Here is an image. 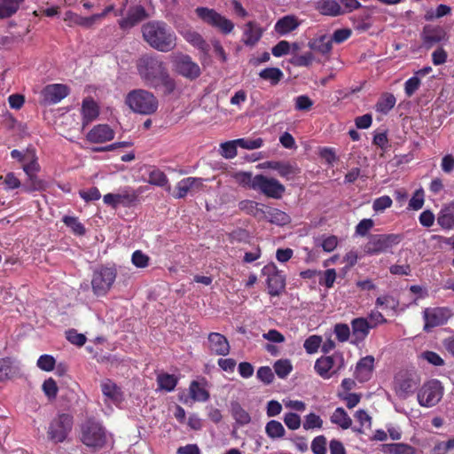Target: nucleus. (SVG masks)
Returning a JSON list of instances; mask_svg holds the SVG:
<instances>
[{
    "label": "nucleus",
    "instance_id": "f257e3e1",
    "mask_svg": "<svg viewBox=\"0 0 454 454\" xmlns=\"http://www.w3.org/2000/svg\"><path fill=\"white\" fill-rule=\"evenodd\" d=\"M141 32L145 42L159 51L168 52L176 46V35L164 21H148L142 26Z\"/></svg>",
    "mask_w": 454,
    "mask_h": 454
},
{
    "label": "nucleus",
    "instance_id": "f03ea898",
    "mask_svg": "<svg viewBox=\"0 0 454 454\" xmlns=\"http://www.w3.org/2000/svg\"><path fill=\"white\" fill-rule=\"evenodd\" d=\"M137 68L141 79L150 87L159 86V77L167 70L159 57L145 54L137 61Z\"/></svg>",
    "mask_w": 454,
    "mask_h": 454
},
{
    "label": "nucleus",
    "instance_id": "7ed1b4c3",
    "mask_svg": "<svg viewBox=\"0 0 454 454\" xmlns=\"http://www.w3.org/2000/svg\"><path fill=\"white\" fill-rule=\"evenodd\" d=\"M125 104L134 113L145 115L154 114L159 106L158 99L153 93L143 89L130 90L125 98Z\"/></svg>",
    "mask_w": 454,
    "mask_h": 454
},
{
    "label": "nucleus",
    "instance_id": "20e7f679",
    "mask_svg": "<svg viewBox=\"0 0 454 454\" xmlns=\"http://www.w3.org/2000/svg\"><path fill=\"white\" fill-rule=\"evenodd\" d=\"M81 441L95 450L101 449L106 442V430L98 421L88 419L81 425Z\"/></svg>",
    "mask_w": 454,
    "mask_h": 454
},
{
    "label": "nucleus",
    "instance_id": "39448f33",
    "mask_svg": "<svg viewBox=\"0 0 454 454\" xmlns=\"http://www.w3.org/2000/svg\"><path fill=\"white\" fill-rule=\"evenodd\" d=\"M403 240L402 234H372L364 246V253L368 255H378L389 252Z\"/></svg>",
    "mask_w": 454,
    "mask_h": 454
},
{
    "label": "nucleus",
    "instance_id": "423d86ee",
    "mask_svg": "<svg viewBox=\"0 0 454 454\" xmlns=\"http://www.w3.org/2000/svg\"><path fill=\"white\" fill-rule=\"evenodd\" d=\"M74 419L71 414L59 413L50 423L48 439L54 443L63 442L72 430Z\"/></svg>",
    "mask_w": 454,
    "mask_h": 454
},
{
    "label": "nucleus",
    "instance_id": "0eeeda50",
    "mask_svg": "<svg viewBox=\"0 0 454 454\" xmlns=\"http://www.w3.org/2000/svg\"><path fill=\"white\" fill-rule=\"evenodd\" d=\"M420 377L415 371H398L395 375L394 387L396 395L406 399L420 384Z\"/></svg>",
    "mask_w": 454,
    "mask_h": 454
},
{
    "label": "nucleus",
    "instance_id": "6e6552de",
    "mask_svg": "<svg viewBox=\"0 0 454 454\" xmlns=\"http://www.w3.org/2000/svg\"><path fill=\"white\" fill-rule=\"evenodd\" d=\"M117 277L114 267H100L95 270L91 279V287L94 294L104 296L111 289Z\"/></svg>",
    "mask_w": 454,
    "mask_h": 454
},
{
    "label": "nucleus",
    "instance_id": "1a4fd4ad",
    "mask_svg": "<svg viewBox=\"0 0 454 454\" xmlns=\"http://www.w3.org/2000/svg\"><path fill=\"white\" fill-rule=\"evenodd\" d=\"M252 189L276 200L281 199L286 192L285 186L278 180L262 174L254 176Z\"/></svg>",
    "mask_w": 454,
    "mask_h": 454
},
{
    "label": "nucleus",
    "instance_id": "9d476101",
    "mask_svg": "<svg viewBox=\"0 0 454 454\" xmlns=\"http://www.w3.org/2000/svg\"><path fill=\"white\" fill-rule=\"evenodd\" d=\"M262 275L266 277L268 292L270 296H279L286 288V275L273 262L262 269Z\"/></svg>",
    "mask_w": 454,
    "mask_h": 454
},
{
    "label": "nucleus",
    "instance_id": "9b49d317",
    "mask_svg": "<svg viewBox=\"0 0 454 454\" xmlns=\"http://www.w3.org/2000/svg\"><path fill=\"white\" fill-rule=\"evenodd\" d=\"M196 13L205 23L217 28L224 35L230 34L234 28V24L231 20L221 15L214 9L198 7Z\"/></svg>",
    "mask_w": 454,
    "mask_h": 454
},
{
    "label": "nucleus",
    "instance_id": "f8f14e48",
    "mask_svg": "<svg viewBox=\"0 0 454 454\" xmlns=\"http://www.w3.org/2000/svg\"><path fill=\"white\" fill-rule=\"evenodd\" d=\"M442 391L438 380H431L423 385L418 392V401L421 406H434L442 399Z\"/></svg>",
    "mask_w": 454,
    "mask_h": 454
},
{
    "label": "nucleus",
    "instance_id": "ddd939ff",
    "mask_svg": "<svg viewBox=\"0 0 454 454\" xmlns=\"http://www.w3.org/2000/svg\"><path fill=\"white\" fill-rule=\"evenodd\" d=\"M173 63L176 72L191 81L197 79L201 74L200 67L189 55L180 54L175 58Z\"/></svg>",
    "mask_w": 454,
    "mask_h": 454
},
{
    "label": "nucleus",
    "instance_id": "4468645a",
    "mask_svg": "<svg viewBox=\"0 0 454 454\" xmlns=\"http://www.w3.org/2000/svg\"><path fill=\"white\" fill-rule=\"evenodd\" d=\"M450 310L448 308H427L423 311L425 321L424 330L429 332L432 328L443 325L450 317Z\"/></svg>",
    "mask_w": 454,
    "mask_h": 454
},
{
    "label": "nucleus",
    "instance_id": "2eb2a0df",
    "mask_svg": "<svg viewBox=\"0 0 454 454\" xmlns=\"http://www.w3.org/2000/svg\"><path fill=\"white\" fill-rule=\"evenodd\" d=\"M69 94V88L61 83L47 85L42 90L41 104L43 106L55 105Z\"/></svg>",
    "mask_w": 454,
    "mask_h": 454
},
{
    "label": "nucleus",
    "instance_id": "dca6fc26",
    "mask_svg": "<svg viewBox=\"0 0 454 454\" xmlns=\"http://www.w3.org/2000/svg\"><path fill=\"white\" fill-rule=\"evenodd\" d=\"M150 17L145 8L141 4H135L129 8L127 16L118 21L122 30L129 29Z\"/></svg>",
    "mask_w": 454,
    "mask_h": 454
},
{
    "label": "nucleus",
    "instance_id": "f3484780",
    "mask_svg": "<svg viewBox=\"0 0 454 454\" xmlns=\"http://www.w3.org/2000/svg\"><path fill=\"white\" fill-rule=\"evenodd\" d=\"M204 179L201 177L189 176L177 182L173 194L175 199H184L189 193L200 192L203 188Z\"/></svg>",
    "mask_w": 454,
    "mask_h": 454
},
{
    "label": "nucleus",
    "instance_id": "a211bd4d",
    "mask_svg": "<svg viewBox=\"0 0 454 454\" xmlns=\"http://www.w3.org/2000/svg\"><path fill=\"white\" fill-rule=\"evenodd\" d=\"M421 38L423 44L427 48H431L446 39V32L440 26L426 25L423 27Z\"/></svg>",
    "mask_w": 454,
    "mask_h": 454
},
{
    "label": "nucleus",
    "instance_id": "6ab92c4d",
    "mask_svg": "<svg viewBox=\"0 0 454 454\" xmlns=\"http://www.w3.org/2000/svg\"><path fill=\"white\" fill-rule=\"evenodd\" d=\"M137 200V194L135 192H124L117 194L107 193L103 197L104 203L111 206L114 209L120 205L129 207L135 203Z\"/></svg>",
    "mask_w": 454,
    "mask_h": 454
},
{
    "label": "nucleus",
    "instance_id": "aec40b11",
    "mask_svg": "<svg viewBox=\"0 0 454 454\" xmlns=\"http://www.w3.org/2000/svg\"><path fill=\"white\" fill-rule=\"evenodd\" d=\"M208 348L218 356H226L230 352V344L227 338L219 333H210L207 336Z\"/></svg>",
    "mask_w": 454,
    "mask_h": 454
},
{
    "label": "nucleus",
    "instance_id": "412c9836",
    "mask_svg": "<svg viewBox=\"0 0 454 454\" xmlns=\"http://www.w3.org/2000/svg\"><path fill=\"white\" fill-rule=\"evenodd\" d=\"M114 137V131L107 124L94 126L87 134L86 138L90 143H105Z\"/></svg>",
    "mask_w": 454,
    "mask_h": 454
},
{
    "label": "nucleus",
    "instance_id": "4be33fe9",
    "mask_svg": "<svg viewBox=\"0 0 454 454\" xmlns=\"http://www.w3.org/2000/svg\"><path fill=\"white\" fill-rule=\"evenodd\" d=\"M99 106L91 97L83 98L81 108L82 128L95 121L99 115Z\"/></svg>",
    "mask_w": 454,
    "mask_h": 454
},
{
    "label": "nucleus",
    "instance_id": "5701e85b",
    "mask_svg": "<svg viewBox=\"0 0 454 454\" xmlns=\"http://www.w3.org/2000/svg\"><path fill=\"white\" fill-rule=\"evenodd\" d=\"M263 34L262 28L255 21H248L246 23L242 42L246 46L254 47L262 38Z\"/></svg>",
    "mask_w": 454,
    "mask_h": 454
},
{
    "label": "nucleus",
    "instance_id": "b1692460",
    "mask_svg": "<svg viewBox=\"0 0 454 454\" xmlns=\"http://www.w3.org/2000/svg\"><path fill=\"white\" fill-rule=\"evenodd\" d=\"M437 224L445 231L454 229V200L444 204L437 214Z\"/></svg>",
    "mask_w": 454,
    "mask_h": 454
},
{
    "label": "nucleus",
    "instance_id": "393cba45",
    "mask_svg": "<svg viewBox=\"0 0 454 454\" xmlns=\"http://www.w3.org/2000/svg\"><path fill=\"white\" fill-rule=\"evenodd\" d=\"M344 366L343 354L336 351L330 356H323L318 358L314 369H342Z\"/></svg>",
    "mask_w": 454,
    "mask_h": 454
},
{
    "label": "nucleus",
    "instance_id": "a878e982",
    "mask_svg": "<svg viewBox=\"0 0 454 454\" xmlns=\"http://www.w3.org/2000/svg\"><path fill=\"white\" fill-rule=\"evenodd\" d=\"M207 381L204 379L192 380L189 387L190 396L197 402H206L209 399V392L206 389Z\"/></svg>",
    "mask_w": 454,
    "mask_h": 454
},
{
    "label": "nucleus",
    "instance_id": "bb28decb",
    "mask_svg": "<svg viewBox=\"0 0 454 454\" xmlns=\"http://www.w3.org/2000/svg\"><path fill=\"white\" fill-rule=\"evenodd\" d=\"M352 335L356 341L364 340L372 328L364 317H356L351 321Z\"/></svg>",
    "mask_w": 454,
    "mask_h": 454
},
{
    "label": "nucleus",
    "instance_id": "cd10ccee",
    "mask_svg": "<svg viewBox=\"0 0 454 454\" xmlns=\"http://www.w3.org/2000/svg\"><path fill=\"white\" fill-rule=\"evenodd\" d=\"M147 182L154 186L164 187L168 192L171 189L167 175L154 166L149 167Z\"/></svg>",
    "mask_w": 454,
    "mask_h": 454
},
{
    "label": "nucleus",
    "instance_id": "c85d7f7f",
    "mask_svg": "<svg viewBox=\"0 0 454 454\" xmlns=\"http://www.w3.org/2000/svg\"><path fill=\"white\" fill-rule=\"evenodd\" d=\"M300 25L299 20L293 15H286L279 19L275 24V31L280 35H285L295 30Z\"/></svg>",
    "mask_w": 454,
    "mask_h": 454
},
{
    "label": "nucleus",
    "instance_id": "c756f323",
    "mask_svg": "<svg viewBox=\"0 0 454 454\" xmlns=\"http://www.w3.org/2000/svg\"><path fill=\"white\" fill-rule=\"evenodd\" d=\"M24 2L25 0H0V20L15 15Z\"/></svg>",
    "mask_w": 454,
    "mask_h": 454
},
{
    "label": "nucleus",
    "instance_id": "7c9ffc66",
    "mask_svg": "<svg viewBox=\"0 0 454 454\" xmlns=\"http://www.w3.org/2000/svg\"><path fill=\"white\" fill-rule=\"evenodd\" d=\"M317 10L323 15L339 16L344 13L341 5L336 0H321L317 3Z\"/></svg>",
    "mask_w": 454,
    "mask_h": 454
},
{
    "label": "nucleus",
    "instance_id": "2f4dec72",
    "mask_svg": "<svg viewBox=\"0 0 454 454\" xmlns=\"http://www.w3.org/2000/svg\"><path fill=\"white\" fill-rule=\"evenodd\" d=\"M380 450L384 454H416V449L410 444L384 443L380 445Z\"/></svg>",
    "mask_w": 454,
    "mask_h": 454
},
{
    "label": "nucleus",
    "instance_id": "473e14b6",
    "mask_svg": "<svg viewBox=\"0 0 454 454\" xmlns=\"http://www.w3.org/2000/svg\"><path fill=\"white\" fill-rule=\"evenodd\" d=\"M396 98L389 92H384L380 95L374 108L375 111L381 114H387L395 106Z\"/></svg>",
    "mask_w": 454,
    "mask_h": 454
},
{
    "label": "nucleus",
    "instance_id": "72a5a7b5",
    "mask_svg": "<svg viewBox=\"0 0 454 454\" xmlns=\"http://www.w3.org/2000/svg\"><path fill=\"white\" fill-rule=\"evenodd\" d=\"M27 177L26 183L22 185V192L26 193H32L34 192H41L46 189V182L39 178L37 174L27 175Z\"/></svg>",
    "mask_w": 454,
    "mask_h": 454
},
{
    "label": "nucleus",
    "instance_id": "f704fd0d",
    "mask_svg": "<svg viewBox=\"0 0 454 454\" xmlns=\"http://www.w3.org/2000/svg\"><path fill=\"white\" fill-rule=\"evenodd\" d=\"M178 378L174 374L160 372L157 375L158 390L171 392L175 389Z\"/></svg>",
    "mask_w": 454,
    "mask_h": 454
},
{
    "label": "nucleus",
    "instance_id": "c9c22d12",
    "mask_svg": "<svg viewBox=\"0 0 454 454\" xmlns=\"http://www.w3.org/2000/svg\"><path fill=\"white\" fill-rule=\"evenodd\" d=\"M231 412L239 426L247 425L251 421L249 413L237 401L231 403Z\"/></svg>",
    "mask_w": 454,
    "mask_h": 454
},
{
    "label": "nucleus",
    "instance_id": "e433bc0d",
    "mask_svg": "<svg viewBox=\"0 0 454 454\" xmlns=\"http://www.w3.org/2000/svg\"><path fill=\"white\" fill-rule=\"evenodd\" d=\"M185 40L194 47L198 48L204 53L209 51L208 43L204 40L200 34L193 30H188L184 34Z\"/></svg>",
    "mask_w": 454,
    "mask_h": 454
},
{
    "label": "nucleus",
    "instance_id": "4c0bfd02",
    "mask_svg": "<svg viewBox=\"0 0 454 454\" xmlns=\"http://www.w3.org/2000/svg\"><path fill=\"white\" fill-rule=\"evenodd\" d=\"M330 420L332 423L340 426L342 429H348L352 425V419L341 407H339L334 411Z\"/></svg>",
    "mask_w": 454,
    "mask_h": 454
},
{
    "label": "nucleus",
    "instance_id": "58836bf2",
    "mask_svg": "<svg viewBox=\"0 0 454 454\" xmlns=\"http://www.w3.org/2000/svg\"><path fill=\"white\" fill-rule=\"evenodd\" d=\"M267 220L277 225H286L288 224L291 221L290 216L284 211L270 207L268 209Z\"/></svg>",
    "mask_w": 454,
    "mask_h": 454
},
{
    "label": "nucleus",
    "instance_id": "ea45409f",
    "mask_svg": "<svg viewBox=\"0 0 454 454\" xmlns=\"http://www.w3.org/2000/svg\"><path fill=\"white\" fill-rule=\"evenodd\" d=\"M259 76L275 86L282 80L284 74L278 67H267L260 71Z\"/></svg>",
    "mask_w": 454,
    "mask_h": 454
},
{
    "label": "nucleus",
    "instance_id": "a19ab883",
    "mask_svg": "<svg viewBox=\"0 0 454 454\" xmlns=\"http://www.w3.org/2000/svg\"><path fill=\"white\" fill-rule=\"evenodd\" d=\"M64 20L85 27H90L96 22L93 15L90 17H82L71 11L66 12Z\"/></svg>",
    "mask_w": 454,
    "mask_h": 454
},
{
    "label": "nucleus",
    "instance_id": "79ce46f5",
    "mask_svg": "<svg viewBox=\"0 0 454 454\" xmlns=\"http://www.w3.org/2000/svg\"><path fill=\"white\" fill-rule=\"evenodd\" d=\"M332 42V39L328 36L322 35L309 43V46L312 50L325 54L331 51Z\"/></svg>",
    "mask_w": 454,
    "mask_h": 454
},
{
    "label": "nucleus",
    "instance_id": "37998d69",
    "mask_svg": "<svg viewBox=\"0 0 454 454\" xmlns=\"http://www.w3.org/2000/svg\"><path fill=\"white\" fill-rule=\"evenodd\" d=\"M63 223L71 229L72 232L77 236H83L86 233V228L75 216L65 215Z\"/></svg>",
    "mask_w": 454,
    "mask_h": 454
},
{
    "label": "nucleus",
    "instance_id": "c03bdc74",
    "mask_svg": "<svg viewBox=\"0 0 454 454\" xmlns=\"http://www.w3.org/2000/svg\"><path fill=\"white\" fill-rule=\"evenodd\" d=\"M265 432L271 439L281 438L285 435L286 430L283 425L278 420H270L266 424Z\"/></svg>",
    "mask_w": 454,
    "mask_h": 454
},
{
    "label": "nucleus",
    "instance_id": "a18cd8bd",
    "mask_svg": "<svg viewBox=\"0 0 454 454\" xmlns=\"http://www.w3.org/2000/svg\"><path fill=\"white\" fill-rule=\"evenodd\" d=\"M301 172L300 168L296 164H293L290 162H282L280 163L279 168H278V175L281 177H284L287 180L293 179L296 175H298Z\"/></svg>",
    "mask_w": 454,
    "mask_h": 454
},
{
    "label": "nucleus",
    "instance_id": "49530a36",
    "mask_svg": "<svg viewBox=\"0 0 454 454\" xmlns=\"http://www.w3.org/2000/svg\"><path fill=\"white\" fill-rule=\"evenodd\" d=\"M27 158V160L22 165L23 171L27 176L37 174L40 171L41 167L38 163L36 151L35 150V152H32V153L28 154Z\"/></svg>",
    "mask_w": 454,
    "mask_h": 454
},
{
    "label": "nucleus",
    "instance_id": "de8ad7c7",
    "mask_svg": "<svg viewBox=\"0 0 454 454\" xmlns=\"http://www.w3.org/2000/svg\"><path fill=\"white\" fill-rule=\"evenodd\" d=\"M239 144L235 140L222 143L220 145V154L225 159H233L237 156V147Z\"/></svg>",
    "mask_w": 454,
    "mask_h": 454
},
{
    "label": "nucleus",
    "instance_id": "09e8293b",
    "mask_svg": "<svg viewBox=\"0 0 454 454\" xmlns=\"http://www.w3.org/2000/svg\"><path fill=\"white\" fill-rule=\"evenodd\" d=\"M375 305L377 308L395 310L399 306V301L394 296L386 294L379 296L375 301Z\"/></svg>",
    "mask_w": 454,
    "mask_h": 454
},
{
    "label": "nucleus",
    "instance_id": "8fccbe9b",
    "mask_svg": "<svg viewBox=\"0 0 454 454\" xmlns=\"http://www.w3.org/2000/svg\"><path fill=\"white\" fill-rule=\"evenodd\" d=\"M0 179L3 181V184L4 185V189L6 191L18 188L22 189L23 184L13 172H8L4 176H0Z\"/></svg>",
    "mask_w": 454,
    "mask_h": 454
},
{
    "label": "nucleus",
    "instance_id": "3c124183",
    "mask_svg": "<svg viewBox=\"0 0 454 454\" xmlns=\"http://www.w3.org/2000/svg\"><path fill=\"white\" fill-rule=\"evenodd\" d=\"M419 361H426L434 366H442L444 360L434 351H424L418 356Z\"/></svg>",
    "mask_w": 454,
    "mask_h": 454
},
{
    "label": "nucleus",
    "instance_id": "603ef678",
    "mask_svg": "<svg viewBox=\"0 0 454 454\" xmlns=\"http://www.w3.org/2000/svg\"><path fill=\"white\" fill-rule=\"evenodd\" d=\"M425 202V193L422 188L415 191L409 201V208L412 210H419L423 207Z\"/></svg>",
    "mask_w": 454,
    "mask_h": 454
},
{
    "label": "nucleus",
    "instance_id": "864d4df0",
    "mask_svg": "<svg viewBox=\"0 0 454 454\" xmlns=\"http://www.w3.org/2000/svg\"><path fill=\"white\" fill-rule=\"evenodd\" d=\"M131 262L137 268L144 269L149 265L150 257L141 250H136L131 255Z\"/></svg>",
    "mask_w": 454,
    "mask_h": 454
},
{
    "label": "nucleus",
    "instance_id": "5fc2aeb1",
    "mask_svg": "<svg viewBox=\"0 0 454 454\" xmlns=\"http://www.w3.org/2000/svg\"><path fill=\"white\" fill-rule=\"evenodd\" d=\"M322 344V337L319 335H311L304 341L303 347L307 353H316Z\"/></svg>",
    "mask_w": 454,
    "mask_h": 454
},
{
    "label": "nucleus",
    "instance_id": "6e6d98bb",
    "mask_svg": "<svg viewBox=\"0 0 454 454\" xmlns=\"http://www.w3.org/2000/svg\"><path fill=\"white\" fill-rule=\"evenodd\" d=\"M236 142L239 144V147L247 150L258 149L263 145V139L261 137L255 139L238 138Z\"/></svg>",
    "mask_w": 454,
    "mask_h": 454
},
{
    "label": "nucleus",
    "instance_id": "4d7b16f0",
    "mask_svg": "<svg viewBox=\"0 0 454 454\" xmlns=\"http://www.w3.org/2000/svg\"><path fill=\"white\" fill-rule=\"evenodd\" d=\"M162 85L165 89L164 93L166 95H169L174 92L176 90V82L173 78L170 77V75L168 73V70L164 72L160 77H159V85Z\"/></svg>",
    "mask_w": 454,
    "mask_h": 454
},
{
    "label": "nucleus",
    "instance_id": "13d9d810",
    "mask_svg": "<svg viewBox=\"0 0 454 454\" xmlns=\"http://www.w3.org/2000/svg\"><path fill=\"white\" fill-rule=\"evenodd\" d=\"M313 104V100L307 95H300L294 98V108L297 111H309Z\"/></svg>",
    "mask_w": 454,
    "mask_h": 454
},
{
    "label": "nucleus",
    "instance_id": "bf43d9fd",
    "mask_svg": "<svg viewBox=\"0 0 454 454\" xmlns=\"http://www.w3.org/2000/svg\"><path fill=\"white\" fill-rule=\"evenodd\" d=\"M327 440L325 435L315 437L311 442V450L314 454H326Z\"/></svg>",
    "mask_w": 454,
    "mask_h": 454
},
{
    "label": "nucleus",
    "instance_id": "052dcab7",
    "mask_svg": "<svg viewBox=\"0 0 454 454\" xmlns=\"http://www.w3.org/2000/svg\"><path fill=\"white\" fill-rule=\"evenodd\" d=\"M323 426V420L321 418L315 414V413H309L307 416H305V420L303 422V428L305 430H309L313 428H321Z\"/></svg>",
    "mask_w": 454,
    "mask_h": 454
},
{
    "label": "nucleus",
    "instance_id": "680f3d73",
    "mask_svg": "<svg viewBox=\"0 0 454 454\" xmlns=\"http://www.w3.org/2000/svg\"><path fill=\"white\" fill-rule=\"evenodd\" d=\"M101 388L103 394L114 400L118 398L119 390L115 383L111 381L110 380H106L101 384Z\"/></svg>",
    "mask_w": 454,
    "mask_h": 454
},
{
    "label": "nucleus",
    "instance_id": "e2e57ef3",
    "mask_svg": "<svg viewBox=\"0 0 454 454\" xmlns=\"http://www.w3.org/2000/svg\"><path fill=\"white\" fill-rule=\"evenodd\" d=\"M333 331L340 342L347 341L350 336V328L347 324H336Z\"/></svg>",
    "mask_w": 454,
    "mask_h": 454
},
{
    "label": "nucleus",
    "instance_id": "0e129e2a",
    "mask_svg": "<svg viewBox=\"0 0 454 454\" xmlns=\"http://www.w3.org/2000/svg\"><path fill=\"white\" fill-rule=\"evenodd\" d=\"M336 279V271L334 269H328L324 271L323 276L319 278V285L326 288H332Z\"/></svg>",
    "mask_w": 454,
    "mask_h": 454
},
{
    "label": "nucleus",
    "instance_id": "69168bd1",
    "mask_svg": "<svg viewBox=\"0 0 454 454\" xmlns=\"http://www.w3.org/2000/svg\"><path fill=\"white\" fill-rule=\"evenodd\" d=\"M80 197L86 202L98 200L101 198V193L97 187H90L88 190L79 191Z\"/></svg>",
    "mask_w": 454,
    "mask_h": 454
},
{
    "label": "nucleus",
    "instance_id": "338daca9",
    "mask_svg": "<svg viewBox=\"0 0 454 454\" xmlns=\"http://www.w3.org/2000/svg\"><path fill=\"white\" fill-rule=\"evenodd\" d=\"M392 199L387 196L384 195L380 198H377L372 204V208L376 212H382L385 209L390 207L392 206Z\"/></svg>",
    "mask_w": 454,
    "mask_h": 454
},
{
    "label": "nucleus",
    "instance_id": "774afa93",
    "mask_svg": "<svg viewBox=\"0 0 454 454\" xmlns=\"http://www.w3.org/2000/svg\"><path fill=\"white\" fill-rule=\"evenodd\" d=\"M313 59V54L311 52H306L305 54L294 57L291 63L295 67H309L311 65Z\"/></svg>",
    "mask_w": 454,
    "mask_h": 454
}]
</instances>
